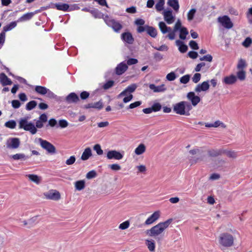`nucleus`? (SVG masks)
Returning <instances> with one entry per match:
<instances>
[{"instance_id": "nucleus-1", "label": "nucleus", "mask_w": 252, "mask_h": 252, "mask_svg": "<svg viewBox=\"0 0 252 252\" xmlns=\"http://www.w3.org/2000/svg\"><path fill=\"white\" fill-rule=\"evenodd\" d=\"M218 242L221 250L232 247L234 244V237L230 233L224 232L218 237Z\"/></svg>"}, {"instance_id": "nucleus-2", "label": "nucleus", "mask_w": 252, "mask_h": 252, "mask_svg": "<svg viewBox=\"0 0 252 252\" xmlns=\"http://www.w3.org/2000/svg\"><path fill=\"white\" fill-rule=\"evenodd\" d=\"M173 111L180 115H190L189 111L192 109L191 104L185 101H182L173 105Z\"/></svg>"}, {"instance_id": "nucleus-3", "label": "nucleus", "mask_w": 252, "mask_h": 252, "mask_svg": "<svg viewBox=\"0 0 252 252\" xmlns=\"http://www.w3.org/2000/svg\"><path fill=\"white\" fill-rule=\"evenodd\" d=\"M171 220V219H169L164 222H159L148 230L147 232V234L154 237L160 235L169 226Z\"/></svg>"}, {"instance_id": "nucleus-4", "label": "nucleus", "mask_w": 252, "mask_h": 252, "mask_svg": "<svg viewBox=\"0 0 252 252\" xmlns=\"http://www.w3.org/2000/svg\"><path fill=\"white\" fill-rule=\"evenodd\" d=\"M19 127V128L29 131L32 134H35L37 131L34 125L32 122H29L26 118H22L20 120Z\"/></svg>"}, {"instance_id": "nucleus-5", "label": "nucleus", "mask_w": 252, "mask_h": 252, "mask_svg": "<svg viewBox=\"0 0 252 252\" xmlns=\"http://www.w3.org/2000/svg\"><path fill=\"white\" fill-rule=\"evenodd\" d=\"M104 20L106 24L116 32H119L123 28L122 25L119 22L111 18L107 15L105 17Z\"/></svg>"}, {"instance_id": "nucleus-6", "label": "nucleus", "mask_w": 252, "mask_h": 252, "mask_svg": "<svg viewBox=\"0 0 252 252\" xmlns=\"http://www.w3.org/2000/svg\"><path fill=\"white\" fill-rule=\"evenodd\" d=\"M218 21L221 24L222 26L226 29H230L233 26V24L231 22L230 18L227 15L219 17L218 18Z\"/></svg>"}, {"instance_id": "nucleus-7", "label": "nucleus", "mask_w": 252, "mask_h": 252, "mask_svg": "<svg viewBox=\"0 0 252 252\" xmlns=\"http://www.w3.org/2000/svg\"><path fill=\"white\" fill-rule=\"evenodd\" d=\"M45 198L49 200L57 201L60 199L61 194L57 190L51 189L43 193Z\"/></svg>"}, {"instance_id": "nucleus-8", "label": "nucleus", "mask_w": 252, "mask_h": 252, "mask_svg": "<svg viewBox=\"0 0 252 252\" xmlns=\"http://www.w3.org/2000/svg\"><path fill=\"white\" fill-rule=\"evenodd\" d=\"M39 141L40 142L41 147L45 149L48 153L54 154L56 152L55 146L48 141L43 140L40 138H39Z\"/></svg>"}, {"instance_id": "nucleus-9", "label": "nucleus", "mask_w": 252, "mask_h": 252, "mask_svg": "<svg viewBox=\"0 0 252 252\" xmlns=\"http://www.w3.org/2000/svg\"><path fill=\"white\" fill-rule=\"evenodd\" d=\"M106 157L109 159L120 160L123 158V155L117 151L111 150L107 152Z\"/></svg>"}, {"instance_id": "nucleus-10", "label": "nucleus", "mask_w": 252, "mask_h": 252, "mask_svg": "<svg viewBox=\"0 0 252 252\" xmlns=\"http://www.w3.org/2000/svg\"><path fill=\"white\" fill-rule=\"evenodd\" d=\"M187 97L188 99L190 101L191 104L195 106L197 105V104L200 101V98L196 95L195 93L193 92H190L188 93Z\"/></svg>"}, {"instance_id": "nucleus-11", "label": "nucleus", "mask_w": 252, "mask_h": 252, "mask_svg": "<svg viewBox=\"0 0 252 252\" xmlns=\"http://www.w3.org/2000/svg\"><path fill=\"white\" fill-rule=\"evenodd\" d=\"M182 28L181 22L180 20H178L175 24L173 30L169 33L167 37L171 40L174 39L175 37V32L178 30H180L181 28Z\"/></svg>"}, {"instance_id": "nucleus-12", "label": "nucleus", "mask_w": 252, "mask_h": 252, "mask_svg": "<svg viewBox=\"0 0 252 252\" xmlns=\"http://www.w3.org/2000/svg\"><path fill=\"white\" fill-rule=\"evenodd\" d=\"M65 100L68 104L77 103L80 98L75 93H71L65 97Z\"/></svg>"}, {"instance_id": "nucleus-13", "label": "nucleus", "mask_w": 252, "mask_h": 252, "mask_svg": "<svg viewBox=\"0 0 252 252\" xmlns=\"http://www.w3.org/2000/svg\"><path fill=\"white\" fill-rule=\"evenodd\" d=\"M209 87V81H204L202 83L197 85L194 89V91L197 93H199L202 91L206 92L208 90Z\"/></svg>"}, {"instance_id": "nucleus-14", "label": "nucleus", "mask_w": 252, "mask_h": 252, "mask_svg": "<svg viewBox=\"0 0 252 252\" xmlns=\"http://www.w3.org/2000/svg\"><path fill=\"white\" fill-rule=\"evenodd\" d=\"M8 148L17 149L19 147L20 141L17 138H11L6 143Z\"/></svg>"}, {"instance_id": "nucleus-15", "label": "nucleus", "mask_w": 252, "mask_h": 252, "mask_svg": "<svg viewBox=\"0 0 252 252\" xmlns=\"http://www.w3.org/2000/svg\"><path fill=\"white\" fill-rule=\"evenodd\" d=\"M164 19L168 24H172L175 19L174 16L172 14L171 10H166L163 13Z\"/></svg>"}, {"instance_id": "nucleus-16", "label": "nucleus", "mask_w": 252, "mask_h": 252, "mask_svg": "<svg viewBox=\"0 0 252 252\" xmlns=\"http://www.w3.org/2000/svg\"><path fill=\"white\" fill-rule=\"evenodd\" d=\"M48 120L47 116L45 113L42 114L40 115L39 119L35 123L36 128H41L44 126V123L47 122Z\"/></svg>"}, {"instance_id": "nucleus-17", "label": "nucleus", "mask_w": 252, "mask_h": 252, "mask_svg": "<svg viewBox=\"0 0 252 252\" xmlns=\"http://www.w3.org/2000/svg\"><path fill=\"white\" fill-rule=\"evenodd\" d=\"M122 40L129 44H132L134 42V38L132 34L129 32H124L121 35Z\"/></svg>"}, {"instance_id": "nucleus-18", "label": "nucleus", "mask_w": 252, "mask_h": 252, "mask_svg": "<svg viewBox=\"0 0 252 252\" xmlns=\"http://www.w3.org/2000/svg\"><path fill=\"white\" fill-rule=\"evenodd\" d=\"M137 88V85L135 84H131L128 86L125 90L122 92L119 95L118 97L120 98L123 96H125L127 95V93H133L135 91Z\"/></svg>"}, {"instance_id": "nucleus-19", "label": "nucleus", "mask_w": 252, "mask_h": 252, "mask_svg": "<svg viewBox=\"0 0 252 252\" xmlns=\"http://www.w3.org/2000/svg\"><path fill=\"white\" fill-rule=\"evenodd\" d=\"M160 214L159 211L155 212L151 215L145 221V223L146 225H149L155 222L159 217Z\"/></svg>"}, {"instance_id": "nucleus-20", "label": "nucleus", "mask_w": 252, "mask_h": 252, "mask_svg": "<svg viewBox=\"0 0 252 252\" xmlns=\"http://www.w3.org/2000/svg\"><path fill=\"white\" fill-rule=\"evenodd\" d=\"M127 68L128 67L126 64L124 62H122L119 64L116 67V73L117 75H122L127 70Z\"/></svg>"}, {"instance_id": "nucleus-21", "label": "nucleus", "mask_w": 252, "mask_h": 252, "mask_svg": "<svg viewBox=\"0 0 252 252\" xmlns=\"http://www.w3.org/2000/svg\"><path fill=\"white\" fill-rule=\"evenodd\" d=\"M0 83L3 86L12 84V81L4 73H0Z\"/></svg>"}, {"instance_id": "nucleus-22", "label": "nucleus", "mask_w": 252, "mask_h": 252, "mask_svg": "<svg viewBox=\"0 0 252 252\" xmlns=\"http://www.w3.org/2000/svg\"><path fill=\"white\" fill-rule=\"evenodd\" d=\"M237 81V77L233 74L225 77L223 79V82L226 85H232Z\"/></svg>"}, {"instance_id": "nucleus-23", "label": "nucleus", "mask_w": 252, "mask_h": 252, "mask_svg": "<svg viewBox=\"0 0 252 252\" xmlns=\"http://www.w3.org/2000/svg\"><path fill=\"white\" fill-rule=\"evenodd\" d=\"M149 88L155 93L163 92L166 90V88H165V85L164 84L156 86L155 84H150Z\"/></svg>"}, {"instance_id": "nucleus-24", "label": "nucleus", "mask_w": 252, "mask_h": 252, "mask_svg": "<svg viewBox=\"0 0 252 252\" xmlns=\"http://www.w3.org/2000/svg\"><path fill=\"white\" fill-rule=\"evenodd\" d=\"M208 154L210 157H217L223 154V149H210L208 151Z\"/></svg>"}, {"instance_id": "nucleus-25", "label": "nucleus", "mask_w": 252, "mask_h": 252, "mask_svg": "<svg viewBox=\"0 0 252 252\" xmlns=\"http://www.w3.org/2000/svg\"><path fill=\"white\" fill-rule=\"evenodd\" d=\"M92 156V150L90 147L86 148L83 152L81 159L83 160L88 159Z\"/></svg>"}, {"instance_id": "nucleus-26", "label": "nucleus", "mask_w": 252, "mask_h": 252, "mask_svg": "<svg viewBox=\"0 0 252 252\" xmlns=\"http://www.w3.org/2000/svg\"><path fill=\"white\" fill-rule=\"evenodd\" d=\"M158 26L161 32L163 34H165L168 32L170 33L172 31L171 28L169 27H167L163 22H160L158 23Z\"/></svg>"}, {"instance_id": "nucleus-27", "label": "nucleus", "mask_w": 252, "mask_h": 252, "mask_svg": "<svg viewBox=\"0 0 252 252\" xmlns=\"http://www.w3.org/2000/svg\"><path fill=\"white\" fill-rule=\"evenodd\" d=\"M176 44L179 47V50L181 53H184L188 50V46L183 41L177 40Z\"/></svg>"}, {"instance_id": "nucleus-28", "label": "nucleus", "mask_w": 252, "mask_h": 252, "mask_svg": "<svg viewBox=\"0 0 252 252\" xmlns=\"http://www.w3.org/2000/svg\"><path fill=\"white\" fill-rule=\"evenodd\" d=\"M167 4L176 11L178 12L180 7L178 0H168Z\"/></svg>"}, {"instance_id": "nucleus-29", "label": "nucleus", "mask_w": 252, "mask_h": 252, "mask_svg": "<svg viewBox=\"0 0 252 252\" xmlns=\"http://www.w3.org/2000/svg\"><path fill=\"white\" fill-rule=\"evenodd\" d=\"M146 32L147 34L153 38L156 37L158 34L156 29L152 26H147Z\"/></svg>"}, {"instance_id": "nucleus-30", "label": "nucleus", "mask_w": 252, "mask_h": 252, "mask_svg": "<svg viewBox=\"0 0 252 252\" xmlns=\"http://www.w3.org/2000/svg\"><path fill=\"white\" fill-rule=\"evenodd\" d=\"M55 7L58 10L63 11H67L69 8V6L67 3H58L55 4Z\"/></svg>"}, {"instance_id": "nucleus-31", "label": "nucleus", "mask_w": 252, "mask_h": 252, "mask_svg": "<svg viewBox=\"0 0 252 252\" xmlns=\"http://www.w3.org/2000/svg\"><path fill=\"white\" fill-rule=\"evenodd\" d=\"M146 151V146L144 144H139L135 149L134 153L137 155H140L143 154Z\"/></svg>"}, {"instance_id": "nucleus-32", "label": "nucleus", "mask_w": 252, "mask_h": 252, "mask_svg": "<svg viewBox=\"0 0 252 252\" xmlns=\"http://www.w3.org/2000/svg\"><path fill=\"white\" fill-rule=\"evenodd\" d=\"M34 90L37 93L42 95L46 94L48 91H49L46 87L41 86H35Z\"/></svg>"}, {"instance_id": "nucleus-33", "label": "nucleus", "mask_w": 252, "mask_h": 252, "mask_svg": "<svg viewBox=\"0 0 252 252\" xmlns=\"http://www.w3.org/2000/svg\"><path fill=\"white\" fill-rule=\"evenodd\" d=\"M34 13L32 12L27 13L20 17L17 22H23L30 20L33 17Z\"/></svg>"}, {"instance_id": "nucleus-34", "label": "nucleus", "mask_w": 252, "mask_h": 252, "mask_svg": "<svg viewBox=\"0 0 252 252\" xmlns=\"http://www.w3.org/2000/svg\"><path fill=\"white\" fill-rule=\"evenodd\" d=\"M11 158L14 160H25L29 158V156H26L24 154L19 153V154H16L15 155H13L11 156Z\"/></svg>"}, {"instance_id": "nucleus-35", "label": "nucleus", "mask_w": 252, "mask_h": 252, "mask_svg": "<svg viewBox=\"0 0 252 252\" xmlns=\"http://www.w3.org/2000/svg\"><path fill=\"white\" fill-rule=\"evenodd\" d=\"M145 244L150 252H154L155 250L156 245L153 240H146Z\"/></svg>"}, {"instance_id": "nucleus-36", "label": "nucleus", "mask_w": 252, "mask_h": 252, "mask_svg": "<svg viewBox=\"0 0 252 252\" xmlns=\"http://www.w3.org/2000/svg\"><path fill=\"white\" fill-rule=\"evenodd\" d=\"M189 32L187 29L185 27H182L180 30L179 37L182 40H185Z\"/></svg>"}, {"instance_id": "nucleus-37", "label": "nucleus", "mask_w": 252, "mask_h": 252, "mask_svg": "<svg viewBox=\"0 0 252 252\" xmlns=\"http://www.w3.org/2000/svg\"><path fill=\"white\" fill-rule=\"evenodd\" d=\"M17 23V22L14 21V22H11L9 24L6 25L5 26H4L3 28V31L5 32L7 31L12 30L13 29H14L15 27H16Z\"/></svg>"}, {"instance_id": "nucleus-38", "label": "nucleus", "mask_w": 252, "mask_h": 252, "mask_svg": "<svg viewBox=\"0 0 252 252\" xmlns=\"http://www.w3.org/2000/svg\"><path fill=\"white\" fill-rule=\"evenodd\" d=\"M85 182L84 180L76 181L75 183V187L77 190H81L85 188Z\"/></svg>"}, {"instance_id": "nucleus-39", "label": "nucleus", "mask_w": 252, "mask_h": 252, "mask_svg": "<svg viewBox=\"0 0 252 252\" xmlns=\"http://www.w3.org/2000/svg\"><path fill=\"white\" fill-rule=\"evenodd\" d=\"M225 154L226 156L231 158H235L237 157V152L234 151H227L223 149V154Z\"/></svg>"}, {"instance_id": "nucleus-40", "label": "nucleus", "mask_w": 252, "mask_h": 252, "mask_svg": "<svg viewBox=\"0 0 252 252\" xmlns=\"http://www.w3.org/2000/svg\"><path fill=\"white\" fill-rule=\"evenodd\" d=\"M237 77L240 81H244L246 79V72L244 70H239L237 72Z\"/></svg>"}, {"instance_id": "nucleus-41", "label": "nucleus", "mask_w": 252, "mask_h": 252, "mask_svg": "<svg viewBox=\"0 0 252 252\" xmlns=\"http://www.w3.org/2000/svg\"><path fill=\"white\" fill-rule=\"evenodd\" d=\"M5 126L6 127L14 129L16 126V123L14 120H10L6 122L4 124Z\"/></svg>"}, {"instance_id": "nucleus-42", "label": "nucleus", "mask_w": 252, "mask_h": 252, "mask_svg": "<svg viewBox=\"0 0 252 252\" xmlns=\"http://www.w3.org/2000/svg\"><path fill=\"white\" fill-rule=\"evenodd\" d=\"M28 178L32 181L35 183L36 184H39L40 182V179L39 177L34 174H29L27 175Z\"/></svg>"}, {"instance_id": "nucleus-43", "label": "nucleus", "mask_w": 252, "mask_h": 252, "mask_svg": "<svg viewBox=\"0 0 252 252\" xmlns=\"http://www.w3.org/2000/svg\"><path fill=\"white\" fill-rule=\"evenodd\" d=\"M164 0H158L156 4V9L158 11H161L163 9Z\"/></svg>"}, {"instance_id": "nucleus-44", "label": "nucleus", "mask_w": 252, "mask_h": 252, "mask_svg": "<svg viewBox=\"0 0 252 252\" xmlns=\"http://www.w3.org/2000/svg\"><path fill=\"white\" fill-rule=\"evenodd\" d=\"M36 105L37 102L35 101H31L26 104V109L28 110H31L34 108Z\"/></svg>"}, {"instance_id": "nucleus-45", "label": "nucleus", "mask_w": 252, "mask_h": 252, "mask_svg": "<svg viewBox=\"0 0 252 252\" xmlns=\"http://www.w3.org/2000/svg\"><path fill=\"white\" fill-rule=\"evenodd\" d=\"M246 66V63L244 60L240 59L237 65V69L239 70H243Z\"/></svg>"}, {"instance_id": "nucleus-46", "label": "nucleus", "mask_w": 252, "mask_h": 252, "mask_svg": "<svg viewBox=\"0 0 252 252\" xmlns=\"http://www.w3.org/2000/svg\"><path fill=\"white\" fill-rule=\"evenodd\" d=\"M195 12L196 9L194 8L190 9L188 12L187 17L189 21H191L193 19Z\"/></svg>"}, {"instance_id": "nucleus-47", "label": "nucleus", "mask_w": 252, "mask_h": 252, "mask_svg": "<svg viewBox=\"0 0 252 252\" xmlns=\"http://www.w3.org/2000/svg\"><path fill=\"white\" fill-rule=\"evenodd\" d=\"M252 43V38L250 37H248L242 42V45L246 48H248L251 46Z\"/></svg>"}, {"instance_id": "nucleus-48", "label": "nucleus", "mask_w": 252, "mask_h": 252, "mask_svg": "<svg viewBox=\"0 0 252 252\" xmlns=\"http://www.w3.org/2000/svg\"><path fill=\"white\" fill-rule=\"evenodd\" d=\"M130 222L128 220H126L119 225V228L122 230H125L129 227Z\"/></svg>"}, {"instance_id": "nucleus-49", "label": "nucleus", "mask_w": 252, "mask_h": 252, "mask_svg": "<svg viewBox=\"0 0 252 252\" xmlns=\"http://www.w3.org/2000/svg\"><path fill=\"white\" fill-rule=\"evenodd\" d=\"M103 105L101 100L93 103V108L100 110L103 108Z\"/></svg>"}, {"instance_id": "nucleus-50", "label": "nucleus", "mask_w": 252, "mask_h": 252, "mask_svg": "<svg viewBox=\"0 0 252 252\" xmlns=\"http://www.w3.org/2000/svg\"><path fill=\"white\" fill-rule=\"evenodd\" d=\"M199 60L201 61H205L209 62H212L213 61V57L210 54H207L202 57H201L199 59Z\"/></svg>"}, {"instance_id": "nucleus-51", "label": "nucleus", "mask_w": 252, "mask_h": 252, "mask_svg": "<svg viewBox=\"0 0 252 252\" xmlns=\"http://www.w3.org/2000/svg\"><path fill=\"white\" fill-rule=\"evenodd\" d=\"M151 108L153 111L158 112L161 109V105L159 103H155L152 106Z\"/></svg>"}, {"instance_id": "nucleus-52", "label": "nucleus", "mask_w": 252, "mask_h": 252, "mask_svg": "<svg viewBox=\"0 0 252 252\" xmlns=\"http://www.w3.org/2000/svg\"><path fill=\"white\" fill-rule=\"evenodd\" d=\"M190 79V76L189 75H185L180 78V81L181 83L187 84L188 83Z\"/></svg>"}, {"instance_id": "nucleus-53", "label": "nucleus", "mask_w": 252, "mask_h": 252, "mask_svg": "<svg viewBox=\"0 0 252 252\" xmlns=\"http://www.w3.org/2000/svg\"><path fill=\"white\" fill-rule=\"evenodd\" d=\"M94 150L95 151L97 154L98 155H101L103 154V150L101 149L100 145L96 144L94 146Z\"/></svg>"}, {"instance_id": "nucleus-54", "label": "nucleus", "mask_w": 252, "mask_h": 252, "mask_svg": "<svg viewBox=\"0 0 252 252\" xmlns=\"http://www.w3.org/2000/svg\"><path fill=\"white\" fill-rule=\"evenodd\" d=\"M114 84V81L113 80H109L107 81L106 83H105L103 86V88L105 90H107L111 87H112Z\"/></svg>"}, {"instance_id": "nucleus-55", "label": "nucleus", "mask_w": 252, "mask_h": 252, "mask_svg": "<svg viewBox=\"0 0 252 252\" xmlns=\"http://www.w3.org/2000/svg\"><path fill=\"white\" fill-rule=\"evenodd\" d=\"M201 74L199 73H196L194 74L193 77L192 78V81L194 83H197L201 79Z\"/></svg>"}, {"instance_id": "nucleus-56", "label": "nucleus", "mask_w": 252, "mask_h": 252, "mask_svg": "<svg viewBox=\"0 0 252 252\" xmlns=\"http://www.w3.org/2000/svg\"><path fill=\"white\" fill-rule=\"evenodd\" d=\"M167 80L171 81L174 80L176 78V74L174 72H171L168 73L166 77Z\"/></svg>"}, {"instance_id": "nucleus-57", "label": "nucleus", "mask_w": 252, "mask_h": 252, "mask_svg": "<svg viewBox=\"0 0 252 252\" xmlns=\"http://www.w3.org/2000/svg\"><path fill=\"white\" fill-rule=\"evenodd\" d=\"M75 157L74 156H72L66 160L65 163L68 165H70L73 164L75 162Z\"/></svg>"}, {"instance_id": "nucleus-58", "label": "nucleus", "mask_w": 252, "mask_h": 252, "mask_svg": "<svg viewBox=\"0 0 252 252\" xmlns=\"http://www.w3.org/2000/svg\"><path fill=\"white\" fill-rule=\"evenodd\" d=\"M189 45L190 47L193 50H197L199 49L198 45L195 41H190L189 42Z\"/></svg>"}, {"instance_id": "nucleus-59", "label": "nucleus", "mask_w": 252, "mask_h": 252, "mask_svg": "<svg viewBox=\"0 0 252 252\" xmlns=\"http://www.w3.org/2000/svg\"><path fill=\"white\" fill-rule=\"evenodd\" d=\"M59 125L61 128H65L68 126V123L65 120L62 119L59 120Z\"/></svg>"}, {"instance_id": "nucleus-60", "label": "nucleus", "mask_w": 252, "mask_h": 252, "mask_svg": "<svg viewBox=\"0 0 252 252\" xmlns=\"http://www.w3.org/2000/svg\"><path fill=\"white\" fill-rule=\"evenodd\" d=\"M90 96V93L87 91H83L81 93L80 96L82 100H85L89 98Z\"/></svg>"}, {"instance_id": "nucleus-61", "label": "nucleus", "mask_w": 252, "mask_h": 252, "mask_svg": "<svg viewBox=\"0 0 252 252\" xmlns=\"http://www.w3.org/2000/svg\"><path fill=\"white\" fill-rule=\"evenodd\" d=\"M96 176V173L94 170L89 171L86 175V178L90 179L95 177Z\"/></svg>"}, {"instance_id": "nucleus-62", "label": "nucleus", "mask_w": 252, "mask_h": 252, "mask_svg": "<svg viewBox=\"0 0 252 252\" xmlns=\"http://www.w3.org/2000/svg\"><path fill=\"white\" fill-rule=\"evenodd\" d=\"M109 167L111 169L114 171L120 170L121 169L120 165L116 163L110 164L109 165Z\"/></svg>"}, {"instance_id": "nucleus-63", "label": "nucleus", "mask_w": 252, "mask_h": 252, "mask_svg": "<svg viewBox=\"0 0 252 252\" xmlns=\"http://www.w3.org/2000/svg\"><path fill=\"white\" fill-rule=\"evenodd\" d=\"M247 17L249 19V23L252 24V7L249 9L247 13Z\"/></svg>"}, {"instance_id": "nucleus-64", "label": "nucleus", "mask_w": 252, "mask_h": 252, "mask_svg": "<svg viewBox=\"0 0 252 252\" xmlns=\"http://www.w3.org/2000/svg\"><path fill=\"white\" fill-rule=\"evenodd\" d=\"M11 103L12 107L15 109L19 108L21 106V103L18 100H12Z\"/></svg>"}]
</instances>
